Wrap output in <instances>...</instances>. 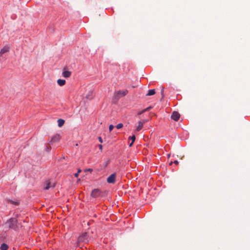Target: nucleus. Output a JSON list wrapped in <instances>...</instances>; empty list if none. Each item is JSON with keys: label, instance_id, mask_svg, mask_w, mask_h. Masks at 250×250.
<instances>
[{"label": "nucleus", "instance_id": "dca6fc26", "mask_svg": "<svg viewBox=\"0 0 250 250\" xmlns=\"http://www.w3.org/2000/svg\"><path fill=\"white\" fill-rule=\"evenodd\" d=\"M58 123L59 126L61 127L63 125L64 123V121L62 119H60L58 120Z\"/></svg>", "mask_w": 250, "mask_h": 250}, {"label": "nucleus", "instance_id": "0eeeda50", "mask_svg": "<svg viewBox=\"0 0 250 250\" xmlns=\"http://www.w3.org/2000/svg\"><path fill=\"white\" fill-rule=\"evenodd\" d=\"M71 75V72L69 71L66 70V68H64L63 69V71L62 72V76L65 78H69L70 77Z\"/></svg>", "mask_w": 250, "mask_h": 250}, {"label": "nucleus", "instance_id": "6ab92c4d", "mask_svg": "<svg viewBox=\"0 0 250 250\" xmlns=\"http://www.w3.org/2000/svg\"><path fill=\"white\" fill-rule=\"evenodd\" d=\"M10 202L15 205L18 206L19 205V203L18 202H15L13 201H10Z\"/></svg>", "mask_w": 250, "mask_h": 250}, {"label": "nucleus", "instance_id": "9b49d317", "mask_svg": "<svg viewBox=\"0 0 250 250\" xmlns=\"http://www.w3.org/2000/svg\"><path fill=\"white\" fill-rule=\"evenodd\" d=\"M135 139H136V137H135V136L134 135H133L132 136H129V137L128 140L129 141L130 140H131V143H130L129 145V146L130 147L131 146L133 145L134 142L135 141Z\"/></svg>", "mask_w": 250, "mask_h": 250}, {"label": "nucleus", "instance_id": "b1692460", "mask_svg": "<svg viewBox=\"0 0 250 250\" xmlns=\"http://www.w3.org/2000/svg\"><path fill=\"white\" fill-rule=\"evenodd\" d=\"M99 147H100V149H102V146L101 145H100L99 146Z\"/></svg>", "mask_w": 250, "mask_h": 250}, {"label": "nucleus", "instance_id": "4be33fe9", "mask_svg": "<svg viewBox=\"0 0 250 250\" xmlns=\"http://www.w3.org/2000/svg\"><path fill=\"white\" fill-rule=\"evenodd\" d=\"M99 139L100 142L101 143H102V138L101 137H99Z\"/></svg>", "mask_w": 250, "mask_h": 250}, {"label": "nucleus", "instance_id": "39448f33", "mask_svg": "<svg viewBox=\"0 0 250 250\" xmlns=\"http://www.w3.org/2000/svg\"><path fill=\"white\" fill-rule=\"evenodd\" d=\"M180 117V114L177 111H174L172 112L171 118L172 120L175 121H178Z\"/></svg>", "mask_w": 250, "mask_h": 250}, {"label": "nucleus", "instance_id": "f8f14e48", "mask_svg": "<svg viewBox=\"0 0 250 250\" xmlns=\"http://www.w3.org/2000/svg\"><path fill=\"white\" fill-rule=\"evenodd\" d=\"M57 83L59 85L63 86L65 84L66 82L64 80L59 79L57 81Z\"/></svg>", "mask_w": 250, "mask_h": 250}, {"label": "nucleus", "instance_id": "f03ea898", "mask_svg": "<svg viewBox=\"0 0 250 250\" xmlns=\"http://www.w3.org/2000/svg\"><path fill=\"white\" fill-rule=\"evenodd\" d=\"M102 192L100 189L98 188H96L92 191L91 196L93 198H97L98 197H100L102 195Z\"/></svg>", "mask_w": 250, "mask_h": 250}, {"label": "nucleus", "instance_id": "423d86ee", "mask_svg": "<svg viewBox=\"0 0 250 250\" xmlns=\"http://www.w3.org/2000/svg\"><path fill=\"white\" fill-rule=\"evenodd\" d=\"M87 233H84L79 237L78 241H79V242H84L86 239H87Z\"/></svg>", "mask_w": 250, "mask_h": 250}, {"label": "nucleus", "instance_id": "aec40b11", "mask_svg": "<svg viewBox=\"0 0 250 250\" xmlns=\"http://www.w3.org/2000/svg\"><path fill=\"white\" fill-rule=\"evenodd\" d=\"M114 128V125H110L109 126V130L110 132H111L112 129Z\"/></svg>", "mask_w": 250, "mask_h": 250}, {"label": "nucleus", "instance_id": "9d476101", "mask_svg": "<svg viewBox=\"0 0 250 250\" xmlns=\"http://www.w3.org/2000/svg\"><path fill=\"white\" fill-rule=\"evenodd\" d=\"M128 93V91L127 90H119L117 92V94L119 95H121L122 96H125Z\"/></svg>", "mask_w": 250, "mask_h": 250}, {"label": "nucleus", "instance_id": "1a4fd4ad", "mask_svg": "<svg viewBox=\"0 0 250 250\" xmlns=\"http://www.w3.org/2000/svg\"><path fill=\"white\" fill-rule=\"evenodd\" d=\"M9 47L7 46H4L0 51V56H2L4 53L9 51Z\"/></svg>", "mask_w": 250, "mask_h": 250}, {"label": "nucleus", "instance_id": "412c9836", "mask_svg": "<svg viewBox=\"0 0 250 250\" xmlns=\"http://www.w3.org/2000/svg\"><path fill=\"white\" fill-rule=\"evenodd\" d=\"M50 183L49 182L47 183V186L45 188V189H48L50 188Z\"/></svg>", "mask_w": 250, "mask_h": 250}, {"label": "nucleus", "instance_id": "5701e85b", "mask_svg": "<svg viewBox=\"0 0 250 250\" xmlns=\"http://www.w3.org/2000/svg\"><path fill=\"white\" fill-rule=\"evenodd\" d=\"M174 163L176 165H177L178 164V162L177 160L174 161Z\"/></svg>", "mask_w": 250, "mask_h": 250}, {"label": "nucleus", "instance_id": "7ed1b4c3", "mask_svg": "<svg viewBox=\"0 0 250 250\" xmlns=\"http://www.w3.org/2000/svg\"><path fill=\"white\" fill-rule=\"evenodd\" d=\"M116 174L114 173L110 175L107 179V182L109 184H114L116 182Z\"/></svg>", "mask_w": 250, "mask_h": 250}, {"label": "nucleus", "instance_id": "393cba45", "mask_svg": "<svg viewBox=\"0 0 250 250\" xmlns=\"http://www.w3.org/2000/svg\"><path fill=\"white\" fill-rule=\"evenodd\" d=\"M88 170H89V171H92V169H89Z\"/></svg>", "mask_w": 250, "mask_h": 250}, {"label": "nucleus", "instance_id": "a211bd4d", "mask_svg": "<svg viewBox=\"0 0 250 250\" xmlns=\"http://www.w3.org/2000/svg\"><path fill=\"white\" fill-rule=\"evenodd\" d=\"M82 171L81 169H79L78 170V172L77 173H76L75 174H74V176L75 177H78V176H79V174Z\"/></svg>", "mask_w": 250, "mask_h": 250}, {"label": "nucleus", "instance_id": "f257e3e1", "mask_svg": "<svg viewBox=\"0 0 250 250\" xmlns=\"http://www.w3.org/2000/svg\"><path fill=\"white\" fill-rule=\"evenodd\" d=\"M17 223V219L14 218H11L7 221L9 228L14 230H16L18 228Z\"/></svg>", "mask_w": 250, "mask_h": 250}, {"label": "nucleus", "instance_id": "ddd939ff", "mask_svg": "<svg viewBox=\"0 0 250 250\" xmlns=\"http://www.w3.org/2000/svg\"><path fill=\"white\" fill-rule=\"evenodd\" d=\"M8 246L7 244L3 243L1 244L0 249L1 250H8Z\"/></svg>", "mask_w": 250, "mask_h": 250}, {"label": "nucleus", "instance_id": "6e6552de", "mask_svg": "<svg viewBox=\"0 0 250 250\" xmlns=\"http://www.w3.org/2000/svg\"><path fill=\"white\" fill-rule=\"evenodd\" d=\"M145 123V122L144 121H143V122L139 121V122L138 125L137 126V127L136 128L137 131H139L143 128Z\"/></svg>", "mask_w": 250, "mask_h": 250}, {"label": "nucleus", "instance_id": "f3484780", "mask_svg": "<svg viewBox=\"0 0 250 250\" xmlns=\"http://www.w3.org/2000/svg\"><path fill=\"white\" fill-rule=\"evenodd\" d=\"M123 124H122V123H120V124H118V125H116V128H117V129H120V128H122V127H123Z\"/></svg>", "mask_w": 250, "mask_h": 250}, {"label": "nucleus", "instance_id": "4468645a", "mask_svg": "<svg viewBox=\"0 0 250 250\" xmlns=\"http://www.w3.org/2000/svg\"><path fill=\"white\" fill-rule=\"evenodd\" d=\"M155 94V89H150L148 90L147 93L146 94V96H152Z\"/></svg>", "mask_w": 250, "mask_h": 250}, {"label": "nucleus", "instance_id": "2eb2a0df", "mask_svg": "<svg viewBox=\"0 0 250 250\" xmlns=\"http://www.w3.org/2000/svg\"><path fill=\"white\" fill-rule=\"evenodd\" d=\"M151 108V106H149V107H147V108H145V109H143L142 111H141L139 112L138 113V115H141V114H142V113H144V112H146V111H148V110H150Z\"/></svg>", "mask_w": 250, "mask_h": 250}, {"label": "nucleus", "instance_id": "20e7f679", "mask_svg": "<svg viewBox=\"0 0 250 250\" xmlns=\"http://www.w3.org/2000/svg\"><path fill=\"white\" fill-rule=\"evenodd\" d=\"M61 136L59 134H55L51 138L50 143L52 144L55 143H57L60 141L61 140Z\"/></svg>", "mask_w": 250, "mask_h": 250}]
</instances>
